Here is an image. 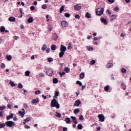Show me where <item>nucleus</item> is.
Wrapping results in <instances>:
<instances>
[{
  "label": "nucleus",
  "instance_id": "f257e3e1",
  "mask_svg": "<svg viewBox=\"0 0 131 131\" xmlns=\"http://www.w3.org/2000/svg\"><path fill=\"white\" fill-rule=\"evenodd\" d=\"M60 51L61 52L59 53V57L60 58H62L63 56H64V54H65V52L67 51V48L64 46L61 45L60 46Z\"/></svg>",
  "mask_w": 131,
  "mask_h": 131
},
{
  "label": "nucleus",
  "instance_id": "f03ea898",
  "mask_svg": "<svg viewBox=\"0 0 131 131\" xmlns=\"http://www.w3.org/2000/svg\"><path fill=\"white\" fill-rule=\"evenodd\" d=\"M51 107H56L57 109L60 108V104L58 103L57 99L54 98L51 101Z\"/></svg>",
  "mask_w": 131,
  "mask_h": 131
},
{
  "label": "nucleus",
  "instance_id": "7ed1b4c3",
  "mask_svg": "<svg viewBox=\"0 0 131 131\" xmlns=\"http://www.w3.org/2000/svg\"><path fill=\"white\" fill-rule=\"evenodd\" d=\"M103 13H104V8H99L97 9L96 11L97 16H101V15H103Z\"/></svg>",
  "mask_w": 131,
  "mask_h": 131
},
{
  "label": "nucleus",
  "instance_id": "20e7f679",
  "mask_svg": "<svg viewBox=\"0 0 131 131\" xmlns=\"http://www.w3.org/2000/svg\"><path fill=\"white\" fill-rule=\"evenodd\" d=\"M6 126L8 127H12V126H15V123L12 121H9L6 123Z\"/></svg>",
  "mask_w": 131,
  "mask_h": 131
},
{
  "label": "nucleus",
  "instance_id": "39448f33",
  "mask_svg": "<svg viewBox=\"0 0 131 131\" xmlns=\"http://www.w3.org/2000/svg\"><path fill=\"white\" fill-rule=\"evenodd\" d=\"M98 117L99 119V121H101V122H104L105 120V116H104L103 114L98 115Z\"/></svg>",
  "mask_w": 131,
  "mask_h": 131
},
{
  "label": "nucleus",
  "instance_id": "423d86ee",
  "mask_svg": "<svg viewBox=\"0 0 131 131\" xmlns=\"http://www.w3.org/2000/svg\"><path fill=\"white\" fill-rule=\"evenodd\" d=\"M53 72L54 71H53V70L50 69L47 70V71L46 72V74H47V75H48V76H53Z\"/></svg>",
  "mask_w": 131,
  "mask_h": 131
},
{
  "label": "nucleus",
  "instance_id": "0eeeda50",
  "mask_svg": "<svg viewBox=\"0 0 131 131\" xmlns=\"http://www.w3.org/2000/svg\"><path fill=\"white\" fill-rule=\"evenodd\" d=\"M74 9L75 11H79V10H81V6L78 5V4H77L75 5Z\"/></svg>",
  "mask_w": 131,
  "mask_h": 131
},
{
  "label": "nucleus",
  "instance_id": "6e6552de",
  "mask_svg": "<svg viewBox=\"0 0 131 131\" xmlns=\"http://www.w3.org/2000/svg\"><path fill=\"white\" fill-rule=\"evenodd\" d=\"M81 104V102L80 101V100H77L75 101L74 106H77V107H78V106H79Z\"/></svg>",
  "mask_w": 131,
  "mask_h": 131
},
{
  "label": "nucleus",
  "instance_id": "1a4fd4ad",
  "mask_svg": "<svg viewBox=\"0 0 131 131\" xmlns=\"http://www.w3.org/2000/svg\"><path fill=\"white\" fill-rule=\"evenodd\" d=\"M61 25L62 27H67L68 25V24L66 21H62L61 23Z\"/></svg>",
  "mask_w": 131,
  "mask_h": 131
},
{
  "label": "nucleus",
  "instance_id": "9d476101",
  "mask_svg": "<svg viewBox=\"0 0 131 131\" xmlns=\"http://www.w3.org/2000/svg\"><path fill=\"white\" fill-rule=\"evenodd\" d=\"M9 21L10 22H15L16 21V18L14 17H10L9 18Z\"/></svg>",
  "mask_w": 131,
  "mask_h": 131
},
{
  "label": "nucleus",
  "instance_id": "9b49d317",
  "mask_svg": "<svg viewBox=\"0 0 131 131\" xmlns=\"http://www.w3.org/2000/svg\"><path fill=\"white\" fill-rule=\"evenodd\" d=\"M71 118L72 119L73 122H74L75 124H77V122L76 121V117L71 116Z\"/></svg>",
  "mask_w": 131,
  "mask_h": 131
},
{
  "label": "nucleus",
  "instance_id": "f8f14e48",
  "mask_svg": "<svg viewBox=\"0 0 131 131\" xmlns=\"http://www.w3.org/2000/svg\"><path fill=\"white\" fill-rule=\"evenodd\" d=\"M18 113L20 114L21 117L22 118L24 117V115L26 114V113H25V112H21V111H19L18 112Z\"/></svg>",
  "mask_w": 131,
  "mask_h": 131
},
{
  "label": "nucleus",
  "instance_id": "ddd939ff",
  "mask_svg": "<svg viewBox=\"0 0 131 131\" xmlns=\"http://www.w3.org/2000/svg\"><path fill=\"white\" fill-rule=\"evenodd\" d=\"M55 93L54 94V96H53V98L54 99H58V96H59V92L55 91Z\"/></svg>",
  "mask_w": 131,
  "mask_h": 131
},
{
  "label": "nucleus",
  "instance_id": "4468645a",
  "mask_svg": "<svg viewBox=\"0 0 131 131\" xmlns=\"http://www.w3.org/2000/svg\"><path fill=\"white\" fill-rule=\"evenodd\" d=\"M100 20L102 23H104L105 24V25L107 24V20H106V19H104V18L101 17L100 18Z\"/></svg>",
  "mask_w": 131,
  "mask_h": 131
},
{
  "label": "nucleus",
  "instance_id": "2eb2a0df",
  "mask_svg": "<svg viewBox=\"0 0 131 131\" xmlns=\"http://www.w3.org/2000/svg\"><path fill=\"white\" fill-rule=\"evenodd\" d=\"M14 117V114H11L9 116L7 117V120H10V119L13 118Z\"/></svg>",
  "mask_w": 131,
  "mask_h": 131
},
{
  "label": "nucleus",
  "instance_id": "dca6fc26",
  "mask_svg": "<svg viewBox=\"0 0 131 131\" xmlns=\"http://www.w3.org/2000/svg\"><path fill=\"white\" fill-rule=\"evenodd\" d=\"M52 39H53V40H57V39H58V37L57 36L56 34H54L53 35Z\"/></svg>",
  "mask_w": 131,
  "mask_h": 131
},
{
  "label": "nucleus",
  "instance_id": "f3484780",
  "mask_svg": "<svg viewBox=\"0 0 131 131\" xmlns=\"http://www.w3.org/2000/svg\"><path fill=\"white\" fill-rule=\"evenodd\" d=\"M9 83L12 87L16 86V85H17V84H15V83L12 81H10Z\"/></svg>",
  "mask_w": 131,
  "mask_h": 131
},
{
  "label": "nucleus",
  "instance_id": "a211bd4d",
  "mask_svg": "<svg viewBox=\"0 0 131 131\" xmlns=\"http://www.w3.org/2000/svg\"><path fill=\"white\" fill-rule=\"evenodd\" d=\"M106 67L107 68H111V67H113V63H108L106 65Z\"/></svg>",
  "mask_w": 131,
  "mask_h": 131
},
{
  "label": "nucleus",
  "instance_id": "6ab92c4d",
  "mask_svg": "<svg viewBox=\"0 0 131 131\" xmlns=\"http://www.w3.org/2000/svg\"><path fill=\"white\" fill-rule=\"evenodd\" d=\"M28 23H32L33 22V18L30 17L29 19H28Z\"/></svg>",
  "mask_w": 131,
  "mask_h": 131
},
{
  "label": "nucleus",
  "instance_id": "aec40b11",
  "mask_svg": "<svg viewBox=\"0 0 131 131\" xmlns=\"http://www.w3.org/2000/svg\"><path fill=\"white\" fill-rule=\"evenodd\" d=\"M116 17H117V16L115 14H113V15H112L111 16V19L112 20H115V19H116Z\"/></svg>",
  "mask_w": 131,
  "mask_h": 131
},
{
  "label": "nucleus",
  "instance_id": "412c9836",
  "mask_svg": "<svg viewBox=\"0 0 131 131\" xmlns=\"http://www.w3.org/2000/svg\"><path fill=\"white\" fill-rule=\"evenodd\" d=\"M38 102V99H34L32 101V103H33V104H35Z\"/></svg>",
  "mask_w": 131,
  "mask_h": 131
},
{
  "label": "nucleus",
  "instance_id": "4be33fe9",
  "mask_svg": "<svg viewBox=\"0 0 131 131\" xmlns=\"http://www.w3.org/2000/svg\"><path fill=\"white\" fill-rule=\"evenodd\" d=\"M109 89H110V86L106 85L104 87V91H105V92H108V91H109Z\"/></svg>",
  "mask_w": 131,
  "mask_h": 131
},
{
  "label": "nucleus",
  "instance_id": "5701e85b",
  "mask_svg": "<svg viewBox=\"0 0 131 131\" xmlns=\"http://www.w3.org/2000/svg\"><path fill=\"white\" fill-rule=\"evenodd\" d=\"M42 51H46L47 50V45L44 44L41 49Z\"/></svg>",
  "mask_w": 131,
  "mask_h": 131
},
{
  "label": "nucleus",
  "instance_id": "b1692460",
  "mask_svg": "<svg viewBox=\"0 0 131 131\" xmlns=\"http://www.w3.org/2000/svg\"><path fill=\"white\" fill-rule=\"evenodd\" d=\"M80 78H81V79L84 78V73H81L80 74Z\"/></svg>",
  "mask_w": 131,
  "mask_h": 131
},
{
  "label": "nucleus",
  "instance_id": "393cba45",
  "mask_svg": "<svg viewBox=\"0 0 131 131\" xmlns=\"http://www.w3.org/2000/svg\"><path fill=\"white\" fill-rule=\"evenodd\" d=\"M6 57L8 61H11V60H12V56L11 55H6Z\"/></svg>",
  "mask_w": 131,
  "mask_h": 131
},
{
  "label": "nucleus",
  "instance_id": "a878e982",
  "mask_svg": "<svg viewBox=\"0 0 131 131\" xmlns=\"http://www.w3.org/2000/svg\"><path fill=\"white\" fill-rule=\"evenodd\" d=\"M53 83H58V79L57 78H54L53 79Z\"/></svg>",
  "mask_w": 131,
  "mask_h": 131
},
{
  "label": "nucleus",
  "instance_id": "bb28decb",
  "mask_svg": "<svg viewBox=\"0 0 131 131\" xmlns=\"http://www.w3.org/2000/svg\"><path fill=\"white\" fill-rule=\"evenodd\" d=\"M51 50L52 51H56V45H53L51 46Z\"/></svg>",
  "mask_w": 131,
  "mask_h": 131
},
{
  "label": "nucleus",
  "instance_id": "cd10ccee",
  "mask_svg": "<svg viewBox=\"0 0 131 131\" xmlns=\"http://www.w3.org/2000/svg\"><path fill=\"white\" fill-rule=\"evenodd\" d=\"M85 16L86 17V18H88L89 19H90V18H91V14L89 12H87L86 13Z\"/></svg>",
  "mask_w": 131,
  "mask_h": 131
},
{
  "label": "nucleus",
  "instance_id": "c85d7f7f",
  "mask_svg": "<svg viewBox=\"0 0 131 131\" xmlns=\"http://www.w3.org/2000/svg\"><path fill=\"white\" fill-rule=\"evenodd\" d=\"M79 108H76V109L74 110V113L75 114H77V113H79Z\"/></svg>",
  "mask_w": 131,
  "mask_h": 131
},
{
  "label": "nucleus",
  "instance_id": "c756f323",
  "mask_svg": "<svg viewBox=\"0 0 131 131\" xmlns=\"http://www.w3.org/2000/svg\"><path fill=\"white\" fill-rule=\"evenodd\" d=\"M66 123H70V122H71L70 118H66Z\"/></svg>",
  "mask_w": 131,
  "mask_h": 131
},
{
  "label": "nucleus",
  "instance_id": "7c9ffc66",
  "mask_svg": "<svg viewBox=\"0 0 131 131\" xmlns=\"http://www.w3.org/2000/svg\"><path fill=\"white\" fill-rule=\"evenodd\" d=\"M17 88H18V89H23V85H22L21 83H19L18 84Z\"/></svg>",
  "mask_w": 131,
  "mask_h": 131
},
{
  "label": "nucleus",
  "instance_id": "2f4dec72",
  "mask_svg": "<svg viewBox=\"0 0 131 131\" xmlns=\"http://www.w3.org/2000/svg\"><path fill=\"white\" fill-rule=\"evenodd\" d=\"M30 75V71H27L25 72V75L26 76H29V75Z\"/></svg>",
  "mask_w": 131,
  "mask_h": 131
},
{
  "label": "nucleus",
  "instance_id": "473e14b6",
  "mask_svg": "<svg viewBox=\"0 0 131 131\" xmlns=\"http://www.w3.org/2000/svg\"><path fill=\"white\" fill-rule=\"evenodd\" d=\"M121 72L122 73H123V74H124V73H126V69L124 68H122L121 70Z\"/></svg>",
  "mask_w": 131,
  "mask_h": 131
},
{
  "label": "nucleus",
  "instance_id": "72a5a7b5",
  "mask_svg": "<svg viewBox=\"0 0 131 131\" xmlns=\"http://www.w3.org/2000/svg\"><path fill=\"white\" fill-rule=\"evenodd\" d=\"M5 29L6 28H5V27H1L0 30L1 32H5Z\"/></svg>",
  "mask_w": 131,
  "mask_h": 131
},
{
  "label": "nucleus",
  "instance_id": "f704fd0d",
  "mask_svg": "<svg viewBox=\"0 0 131 131\" xmlns=\"http://www.w3.org/2000/svg\"><path fill=\"white\" fill-rule=\"evenodd\" d=\"M64 71H66L67 73H68L69 71H70V69L69 68H66L64 69Z\"/></svg>",
  "mask_w": 131,
  "mask_h": 131
},
{
  "label": "nucleus",
  "instance_id": "c9c22d12",
  "mask_svg": "<svg viewBox=\"0 0 131 131\" xmlns=\"http://www.w3.org/2000/svg\"><path fill=\"white\" fill-rule=\"evenodd\" d=\"M56 116L57 117H58V118H60L61 117V114H60L57 112H56Z\"/></svg>",
  "mask_w": 131,
  "mask_h": 131
},
{
  "label": "nucleus",
  "instance_id": "e433bc0d",
  "mask_svg": "<svg viewBox=\"0 0 131 131\" xmlns=\"http://www.w3.org/2000/svg\"><path fill=\"white\" fill-rule=\"evenodd\" d=\"M6 108V105H4L3 106H0V111H3V110H5Z\"/></svg>",
  "mask_w": 131,
  "mask_h": 131
},
{
  "label": "nucleus",
  "instance_id": "4c0bfd02",
  "mask_svg": "<svg viewBox=\"0 0 131 131\" xmlns=\"http://www.w3.org/2000/svg\"><path fill=\"white\" fill-rule=\"evenodd\" d=\"M58 74L59 75H60L61 77H62V76H63V75H65V72H62V73L59 72Z\"/></svg>",
  "mask_w": 131,
  "mask_h": 131
},
{
  "label": "nucleus",
  "instance_id": "58836bf2",
  "mask_svg": "<svg viewBox=\"0 0 131 131\" xmlns=\"http://www.w3.org/2000/svg\"><path fill=\"white\" fill-rule=\"evenodd\" d=\"M64 6H62L61 7L60 9V13H62L64 11Z\"/></svg>",
  "mask_w": 131,
  "mask_h": 131
},
{
  "label": "nucleus",
  "instance_id": "ea45409f",
  "mask_svg": "<svg viewBox=\"0 0 131 131\" xmlns=\"http://www.w3.org/2000/svg\"><path fill=\"white\" fill-rule=\"evenodd\" d=\"M77 127L79 129H82V125L79 124L78 125Z\"/></svg>",
  "mask_w": 131,
  "mask_h": 131
},
{
  "label": "nucleus",
  "instance_id": "a19ab883",
  "mask_svg": "<svg viewBox=\"0 0 131 131\" xmlns=\"http://www.w3.org/2000/svg\"><path fill=\"white\" fill-rule=\"evenodd\" d=\"M30 120H31V119H30V118H28L25 119L24 121H25V122H28L30 121Z\"/></svg>",
  "mask_w": 131,
  "mask_h": 131
},
{
  "label": "nucleus",
  "instance_id": "79ce46f5",
  "mask_svg": "<svg viewBox=\"0 0 131 131\" xmlns=\"http://www.w3.org/2000/svg\"><path fill=\"white\" fill-rule=\"evenodd\" d=\"M76 83H77V84H79V85L80 86H81V85H82V83H81V82H80L79 81H77Z\"/></svg>",
  "mask_w": 131,
  "mask_h": 131
},
{
  "label": "nucleus",
  "instance_id": "37998d69",
  "mask_svg": "<svg viewBox=\"0 0 131 131\" xmlns=\"http://www.w3.org/2000/svg\"><path fill=\"white\" fill-rule=\"evenodd\" d=\"M35 95H39V94H41L40 91L37 90L35 92Z\"/></svg>",
  "mask_w": 131,
  "mask_h": 131
},
{
  "label": "nucleus",
  "instance_id": "c03bdc74",
  "mask_svg": "<svg viewBox=\"0 0 131 131\" xmlns=\"http://www.w3.org/2000/svg\"><path fill=\"white\" fill-rule=\"evenodd\" d=\"M72 44L71 43H70L69 44V46H68V49L69 50V49H72Z\"/></svg>",
  "mask_w": 131,
  "mask_h": 131
},
{
  "label": "nucleus",
  "instance_id": "a18cd8bd",
  "mask_svg": "<svg viewBox=\"0 0 131 131\" xmlns=\"http://www.w3.org/2000/svg\"><path fill=\"white\" fill-rule=\"evenodd\" d=\"M95 63H96V61H95L94 60H92L90 62L91 65H94V64Z\"/></svg>",
  "mask_w": 131,
  "mask_h": 131
},
{
  "label": "nucleus",
  "instance_id": "49530a36",
  "mask_svg": "<svg viewBox=\"0 0 131 131\" xmlns=\"http://www.w3.org/2000/svg\"><path fill=\"white\" fill-rule=\"evenodd\" d=\"M47 5L46 4H43L42 6V9H43V10H46V9H47Z\"/></svg>",
  "mask_w": 131,
  "mask_h": 131
},
{
  "label": "nucleus",
  "instance_id": "de8ad7c7",
  "mask_svg": "<svg viewBox=\"0 0 131 131\" xmlns=\"http://www.w3.org/2000/svg\"><path fill=\"white\" fill-rule=\"evenodd\" d=\"M79 119V120H81V121L83 120V116L80 115Z\"/></svg>",
  "mask_w": 131,
  "mask_h": 131
},
{
  "label": "nucleus",
  "instance_id": "09e8293b",
  "mask_svg": "<svg viewBox=\"0 0 131 131\" xmlns=\"http://www.w3.org/2000/svg\"><path fill=\"white\" fill-rule=\"evenodd\" d=\"M39 76L40 77H45V74L41 73L39 74Z\"/></svg>",
  "mask_w": 131,
  "mask_h": 131
},
{
  "label": "nucleus",
  "instance_id": "8fccbe9b",
  "mask_svg": "<svg viewBox=\"0 0 131 131\" xmlns=\"http://www.w3.org/2000/svg\"><path fill=\"white\" fill-rule=\"evenodd\" d=\"M5 124L0 123V128H3V127H5Z\"/></svg>",
  "mask_w": 131,
  "mask_h": 131
},
{
  "label": "nucleus",
  "instance_id": "3c124183",
  "mask_svg": "<svg viewBox=\"0 0 131 131\" xmlns=\"http://www.w3.org/2000/svg\"><path fill=\"white\" fill-rule=\"evenodd\" d=\"M64 16H66V17L67 18H69V17H70V14H69V13H65L64 14Z\"/></svg>",
  "mask_w": 131,
  "mask_h": 131
},
{
  "label": "nucleus",
  "instance_id": "603ef678",
  "mask_svg": "<svg viewBox=\"0 0 131 131\" xmlns=\"http://www.w3.org/2000/svg\"><path fill=\"white\" fill-rule=\"evenodd\" d=\"M87 49H88V51H91V50L92 51L94 50V48H93V47H87Z\"/></svg>",
  "mask_w": 131,
  "mask_h": 131
},
{
  "label": "nucleus",
  "instance_id": "864d4df0",
  "mask_svg": "<svg viewBox=\"0 0 131 131\" xmlns=\"http://www.w3.org/2000/svg\"><path fill=\"white\" fill-rule=\"evenodd\" d=\"M75 17L76 18V19H80V16H79V15H78V14H76L75 16Z\"/></svg>",
  "mask_w": 131,
  "mask_h": 131
},
{
  "label": "nucleus",
  "instance_id": "5fc2aeb1",
  "mask_svg": "<svg viewBox=\"0 0 131 131\" xmlns=\"http://www.w3.org/2000/svg\"><path fill=\"white\" fill-rule=\"evenodd\" d=\"M1 68H2L3 69H4V68H5V67H6V65L4 64V63H2L1 66Z\"/></svg>",
  "mask_w": 131,
  "mask_h": 131
},
{
  "label": "nucleus",
  "instance_id": "6e6d98bb",
  "mask_svg": "<svg viewBox=\"0 0 131 131\" xmlns=\"http://www.w3.org/2000/svg\"><path fill=\"white\" fill-rule=\"evenodd\" d=\"M48 62H53V58H49L48 59Z\"/></svg>",
  "mask_w": 131,
  "mask_h": 131
},
{
  "label": "nucleus",
  "instance_id": "4d7b16f0",
  "mask_svg": "<svg viewBox=\"0 0 131 131\" xmlns=\"http://www.w3.org/2000/svg\"><path fill=\"white\" fill-rule=\"evenodd\" d=\"M51 51V49L50 48H47L46 50V52L49 54V53H50V52Z\"/></svg>",
  "mask_w": 131,
  "mask_h": 131
},
{
  "label": "nucleus",
  "instance_id": "13d9d810",
  "mask_svg": "<svg viewBox=\"0 0 131 131\" xmlns=\"http://www.w3.org/2000/svg\"><path fill=\"white\" fill-rule=\"evenodd\" d=\"M108 2L109 3H111V4H113V3H114V2H115V0H108Z\"/></svg>",
  "mask_w": 131,
  "mask_h": 131
},
{
  "label": "nucleus",
  "instance_id": "bf43d9fd",
  "mask_svg": "<svg viewBox=\"0 0 131 131\" xmlns=\"http://www.w3.org/2000/svg\"><path fill=\"white\" fill-rule=\"evenodd\" d=\"M14 39H15V40H17V39H18V38H19V36H14L13 37Z\"/></svg>",
  "mask_w": 131,
  "mask_h": 131
},
{
  "label": "nucleus",
  "instance_id": "052dcab7",
  "mask_svg": "<svg viewBox=\"0 0 131 131\" xmlns=\"http://www.w3.org/2000/svg\"><path fill=\"white\" fill-rule=\"evenodd\" d=\"M0 116L1 117H3V116H4V112H3V111L0 112Z\"/></svg>",
  "mask_w": 131,
  "mask_h": 131
},
{
  "label": "nucleus",
  "instance_id": "680f3d73",
  "mask_svg": "<svg viewBox=\"0 0 131 131\" xmlns=\"http://www.w3.org/2000/svg\"><path fill=\"white\" fill-rule=\"evenodd\" d=\"M115 11H116V12H118V11H119V8L118 7H115Z\"/></svg>",
  "mask_w": 131,
  "mask_h": 131
},
{
  "label": "nucleus",
  "instance_id": "e2e57ef3",
  "mask_svg": "<svg viewBox=\"0 0 131 131\" xmlns=\"http://www.w3.org/2000/svg\"><path fill=\"white\" fill-rule=\"evenodd\" d=\"M24 106L26 109H27V108H28V105H27V104H26V103H25V104H24Z\"/></svg>",
  "mask_w": 131,
  "mask_h": 131
},
{
  "label": "nucleus",
  "instance_id": "0e129e2a",
  "mask_svg": "<svg viewBox=\"0 0 131 131\" xmlns=\"http://www.w3.org/2000/svg\"><path fill=\"white\" fill-rule=\"evenodd\" d=\"M34 9H35V7H34V6H31L30 7V9L31 10V11H33Z\"/></svg>",
  "mask_w": 131,
  "mask_h": 131
},
{
  "label": "nucleus",
  "instance_id": "69168bd1",
  "mask_svg": "<svg viewBox=\"0 0 131 131\" xmlns=\"http://www.w3.org/2000/svg\"><path fill=\"white\" fill-rule=\"evenodd\" d=\"M7 107L8 108H9V109H12V106L11 105V104H8Z\"/></svg>",
  "mask_w": 131,
  "mask_h": 131
},
{
  "label": "nucleus",
  "instance_id": "338daca9",
  "mask_svg": "<svg viewBox=\"0 0 131 131\" xmlns=\"http://www.w3.org/2000/svg\"><path fill=\"white\" fill-rule=\"evenodd\" d=\"M42 97L46 100L47 99V96H45V95L42 94Z\"/></svg>",
  "mask_w": 131,
  "mask_h": 131
},
{
  "label": "nucleus",
  "instance_id": "774afa93",
  "mask_svg": "<svg viewBox=\"0 0 131 131\" xmlns=\"http://www.w3.org/2000/svg\"><path fill=\"white\" fill-rule=\"evenodd\" d=\"M62 129H63V131H66V130H67V128H66L65 127H63Z\"/></svg>",
  "mask_w": 131,
  "mask_h": 131
}]
</instances>
